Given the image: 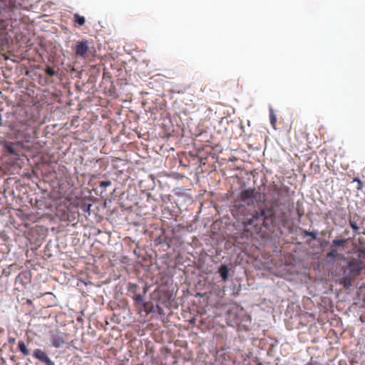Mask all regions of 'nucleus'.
Returning <instances> with one entry per match:
<instances>
[{"instance_id":"11","label":"nucleus","mask_w":365,"mask_h":365,"mask_svg":"<svg viewBox=\"0 0 365 365\" xmlns=\"http://www.w3.org/2000/svg\"><path fill=\"white\" fill-rule=\"evenodd\" d=\"M218 272L223 282H226L228 279L229 269L227 265L222 264L219 268Z\"/></svg>"},{"instance_id":"5","label":"nucleus","mask_w":365,"mask_h":365,"mask_svg":"<svg viewBox=\"0 0 365 365\" xmlns=\"http://www.w3.org/2000/svg\"><path fill=\"white\" fill-rule=\"evenodd\" d=\"M241 312V309L237 304L232 305L226 311V319L228 323L238 324L240 322L239 313Z\"/></svg>"},{"instance_id":"26","label":"nucleus","mask_w":365,"mask_h":365,"mask_svg":"<svg viewBox=\"0 0 365 365\" xmlns=\"http://www.w3.org/2000/svg\"><path fill=\"white\" fill-rule=\"evenodd\" d=\"M358 251H359V252H361V251H363V250H358ZM364 251H365V250H364Z\"/></svg>"},{"instance_id":"10","label":"nucleus","mask_w":365,"mask_h":365,"mask_svg":"<svg viewBox=\"0 0 365 365\" xmlns=\"http://www.w3.org/2000/svg\"><path fill=\"white\" fill-rule=\"evenodd\" d=\"M17 145L14 143H6L4 145V150L9 155L18 157L19 155V150L16 149Z\"/></svg>"},{"instance_id":"9","label":"nucleus","mask_w":365,"mask_h":365,"mask_svg":"<svg viewBox=\"0 0 365 365\" xmlns=\"http://www.w3.org/2000/svg\"><path fill=\"white\" fill-rule=\"evenodd\" d=\"M117 73H118L117 74L115 73V77L116 76H122V77L118 78L117 80L115 81V83L121 88L123 87V86H126L128 83V81L127 79V73H126L125 70L122 68L118 69Z\"/></svg>"},{"instance_id":"4","label":"nucleus","mask_w":365,"mask_h":365,"mask_svg":"<svg viewBox=\"0 0 365 365\" xmlns=\"http://www.w3.org/2000/svg\"><path fill=\"white\" fill-rule=\"evenodd\" d=\"M70 339L69 334L58 329L49 331V341L53 347L58 349L66 344Z\"/></svg>"},{"instance_id":"22","label":"nucleus","mask_w":365,"mask_h":365,"mask_svg":"<svg viewBox=\"0 0 365 365\" xmlns=\"http://www.w3.org/2000/svg\"><path fill=\"white\" fill-rule=\"evenodd\" d=\"M141 299H142V297L140 295L136 297L137 301H140Z\"/></svg>"},{"instance_id":"20","label":"nucleus","mask_w":365,"mask_h":365,"mask_svg":"<svg viewBox=\"0 0 365 365\" xmlns=\"http://www.w3.org/2000/svg\"><path fill=\"white\" fill-rule=\"evenodd\" d=\"M111 182L110 181H103L101 182V187H107L108 185H110Z\"/></svg>"},{"instance_id":"14","label":"nucleus","mask_w":365,"mask_h":365,"mask_svg":"<svg viewBox=\"0 0 365 365\" xmlns=\"http://www.w3.org/2000/svg\"><path fill=\"white\" fill-rule=\"evenodd\" d=\"M18 347L21 354L26 356L29 354V350L27 349L25 343L23 341H19L18 343Z\"/></svg>"},{"instance_id":"2","label":"nucleus","mask_w":365,"mask_h":365,"mask_svg":"<svg viewBox=\"0 0 365 365\" xmlns=\"http://www.w3.org/2000/svg\"><path fill=\"white\" fill-rule=\"evenodd\" d=\"M358 258L351 259L348 265L344 268L343 277L340 284L345 288H349L353 279L360 274V272L365 269V252H358Z\"/></svg>"},{"instance_id":"21","label":"nucleus","mask_w":365,"mask_h":365,"mask_svg":"<svg viewBox=\"0 0 365 365\" xmlns=\"http://www.w3.org/2000/svg\"><path fill=\"white\" fill-rule=\"evenodd\" d=\"M335 253H336V252H328V254H327V257H335V256H336V255H335Z\"/></svg>"},{"instance_id":"13","label":"nucleus","mask_w":365,"mask_h":365,"mask_svg":"<svg viewBox=\"0 0 365 365\" xmlns=\"http://www.w3.org/2000/svg\"><path fill=\"white\" fill-rule=\"evenodd\" d=\"M73 21L75 24L81 26H83L86 23V19L84 16L79 15L78 14H75L73 16Z\"/></svg>"},{"instance_id":"16","label":"nucleus","mask_w":365,"mask_h":365,"mask_svg":"<svg viewBox=\"0 0 365 365\" xmlns=\"http://www.w3.org/2000/svg\"><path fill=\"white\" fill-rule=\"evenodd\" d=\"M46 74L50 77H52L57 74V71L51 66H46L44 69Z\"/></svg>"},{"instance_id":"6","label":"nucleus","mask_w":365,"mask_h":365,"mask_svg":"<svg viewBox=\"0 0 365 365\" xmlns=\"http://www.w3.org/2000/svg\"><path fill=\"white\" fill-rule=\"evenodd\" d=\"M73 51L77 57L86 58L89 52L88 42L86 40L77 41Z\"/></svg>"},{"instance_id":"8","label":"nucleus","mask_w":365,"mask_h":365,"mask_svg":"<svg viewBox=\"0 0 365 365\" xmlns=\"http://www.w3.org/2000/svg\"><path fill=\"white\" fill-rule=\"evenodd\" d=\"M33 356L45 365H55L54 362L48 357L47 354L40 349H36L34 351Z\"/></svg>"},{"instance_id":"23","label":"nucleus","mask_w":365,"mask_h":365,"mask_svg":"<svg viewBox=\"0 0 365 365\" xmlns=\"http://www.w3.org/2000/svg\"><path fill=\"white\" fill-rule=\"evenodd\" d=\"M90 206H91L90 205H88V206H87V205H86V206H85V209H84V210H88L90 209Z\"/></svg>"},{"instance_id":"19","label":"nucleus","mask_w":365,"mask_h":365,"mask_svg":"<svg viewBox=\"0 0 365 365\" xmlns=\"http://www.w3.org/2000/svg\"><path fill=\"white\" fill-rule=\"evenodd\" d=\"M354 181H356V182H358L357 189H358V190H361V189H362V187H363V184H362V182H361V181L359 178H354Z\"/></svg>"},{"instance_id":"17","label":"nucleus","mask_w":365,"mask_h":365,"mask_svg":"<svg viewBox=\"0 0 365 365\" xmlns=\"http://www.w3.org/2000/svg\"><path fill=\"white\" fill-rule=\"evenodd\" d=\"M303 233L306 236L311 237L312 239L316 240L317 237V231H307V230H303Z\"/></svg>"},{"instance_id":"24","label":"nucleus","mask_w":365,"mask_h":365,"mask_svg":"<svg viewBox=\"0 0 365 365\" xmlns=\"http://www.w3.org/2000/svg\"><path fill=\"white\" fill-rule=\"evenodd\" d=\"M21 275H19L16 278V282H19V281H21Z\"/></svg>"},{"instance_id":"7","label":"nucleus","mask_w":365,"mask_h":365,"mask_svg":"<svg viewBox=\"0 0 365 365\" xmlns=\"http://www.w3.org/2000/svg\"><path fill=\"white\" fill-rule=\"evenodd\" d=\"M118 204L123 209H130L135 203L133 196L130 197L128 192H123L118 197Z\"/></svg>"},{"instance_id":"3","label":"nucleus","mask_w":365,"mask_h":365,"mask_svg":"<svg viewBox=\"0 0 365 365\" xmlns=\"http://www.w3.org/2000/svg\"><path fill=\"white\" fill-rule=\"evenodd\" d=\"M240 201L244 205H257V209L266 201V195L255 189H247L240 193Z\"/></svg>"},{"instance_id":"1","label":"nucleus","mask_w":365,"mask_h":365,"mask_svg":"<svg viewBox=\"0 0 365 365\" xmlns=\"http://www.w3.org/2000/svg\"><path fill=\"white\" fill-rule=\"evenodd\" d=\"M283 190L274 183L267 187V196L270 200L271 205L267 206L265 202L255 210L250 217L243 220L244 230L250 232L251 235H256L262 239L271 237L279 230L276 221L274 207L281 204Z\"/></svg>"},{"instance_id":"15","label":"nucleus","mask_w":365,"mask_h":365,"mask_svg":"<svg viewBox=\"0 0 365 365\" xmlns=\"http://www.w3.org/2000/svg\"><path fill=\"white\" fill-rule=\"evenodd\" d=\"M269 120L273 128L276 129L277 117L274 113V110L272 108H269Z\"/></svg>"},{"instance_id":"12","label":"nucleus","mask_w":365,"mask_h":365,"mask_svg":"<svg viewBox=\"0 0 365 365\" xmlns=\"http://www.w3.org/2000/svg\"><path fill=\"white\" fill-rule=\"evenodd\" d=\"M348 240L338 238L332 241L331 246L334 247L344 248V245L347 242Z\"/></svg>"},{"instance_id":"18","label":"nucleus","mask_w":365,"mask_h":365,"mask_svg":"<svg viewBox=\"0 0 365 365\" xmlns=\"http://www.w3.org/2000/svg\"><path fill=\"white\" fill-rule=\"evenodd\" d=\"M349 225L355 232H358L359 227H358L356 222L353 220H349Z\"/></svg>"},{"instance_id":"25","label":"nucleus","mask_w":365,"mask_h":365,"mask_svg":"<svg viewBox=\"0 0 365 365\" xmlns=\"http://www.w3.org/2000/svg\"><path fill=\"white\" fill-rule=\"evenodd\" d=\"M155 242V244H161L160 240H156Z\"/></svg>"}]
</instances>
